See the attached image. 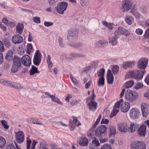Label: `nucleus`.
Segmentation results:
<instances>
[{
    "label": "nucleus",
    "instance_id": "obj_1",
    "mask_svg": "<svg viewBox=\"0 0 149 149\" xmlns=\"http://www.w3.org/2000/svg\"><path fill=\"white\" fill-rule=\"evenodd\" d=\"M143 74V71L137 70L129 72L125 77L126 78H128L130 77H131L136 79H141L142 78Z\"/></svg>",
    "mask_w": 149,
    "mask_h": 149
},
{
    "label": "nucleus",
    "instance_id": "obj_2",
    "mask_svg": "<svg viewBox=\"0 0 149 149\" xmlns=\"http://www.w3.org/2000/svg\"><path fill=\"white\" fill-rule=\"evenodd\" d=\"M125 99L130 102H133L139 98V94L136 92L127 90L125 95Z\"/></svg>",
    "mask_w": 149,
    "mask_h": 149
},
{
    "label": "nucleus",
    "instance_id": "obj_3",
    "mask_svg": "<svg viewBox=\"0 0 149 149\" xmlns=\"http://www.w3.org/2000/svg\"><path fill=\"white\" fill-rule=\"evenodd\" d=\"M78 34V31L76 29L69 30L67 35L68 40L69 42L75 41L77 39Z\"/></svg>",
    "mask_w": 149,
    "mask_h": 149
},
{
    "label": "nucleus",
    "instance_id": "obj_4",
    "mask_svg": "<svg viewBox=\"0 0 149 149\" xmlns=\"http://www.w3.org/2000/svg\"><path fill=\"white\" fill-rule=\"evenodd\" d=\"M68 3L66 2H61L58 3L55 8L56 11L59 14L63 15L66 10Z\"/></svg>",
    "mask_w": 149,
    "mask_h": 149
},
{
    "label": "nucleus",
    "instance_id": "obj_5",
    "mask_svg": "<svg viewBox=\"0 0 149 149\" xmlns=\"http://www.w3.org/2000/svg\"><path fill=\"white\" fill-rule=\"evenodd\" d=\"M86 100L88 102V106L89 109L93 111L96 110L98 103L95 101V99H91L89 97L87 98Z\"/></svg>",
    "mask_w": 149,
    "mask_h": 149
},
{
    "label": "nucleus",
    "instance_id": "obj_6",
    "mask_svg": "<svg viewBox=\"0 0 149 149\" xmlns=\"http://www.w3.org/2000/svg\"><path fill=\"white\" fill-rule=\"evenodd\" d=\"M132 149H146L145 144L142 141H136L132 142L131 144Z\"/></svg>",
    "mask_w": 149,
    "mask_h": 149
},
{
    "label": "nucleus",
    "instance_id": "obj_7",
    "mask_svg": "<svg viewBox=\"0 0 149 149\" xmlns=\"http://www.w3.org/2000/svg\"><path fill=\"white\" fill-rule=\"evenodd\" d=\"M107 130V127L105 126L102 125L98 127L95 132L96 135L99 137H102Z\"/></svg>",
    "mask_w": 149,
    "mask_h": 149
},
{
    "label": "nucleus",
    "instance_id": "obj_8",
    "mask_svg": "<svg viewBox=\"0 0 149 149\" xmlns=\"http://www.w3.org/2000/svg\"><path fill=\"white\" fill-rule=\"evenodd\" d=\"M148 60L146 58H142L139 59L137 64L138 68L141 70L145 69L147 64Z\"/></svg>",
    "mask_w": 149,
    "mask_h": 149
},
{
    "label": "nucleus",
    "instance_id": "obj_9",
    "mask_svg": "<svg viewBox=\"0 0 149 149\" xmlns=\"http://www.w3.org/2000/svg\"><path fill=\"white\" fill-rule=\"evenodd\" d=\"M130 116L131 118L136 119L139 118L140 111L138 109L132 108L130 110Z\"/></svg>",
    "mask_w": 149,
    "mask_h": 149
},
{
    "label": "nucleus",
    "instance_id": "obj_10",
    "mask_svg": "<svg viewBox=\"0 0 149 149\" xmlns=\"http://www.w3.org/2000/svg\"><path fill=\"white\" fill-rule=\"evenodd\" d=\"M21 61L23 65L27 67L30 66L31 63V58L27 55H25L22 57Z\"/></svg>",
    "mask_w": 149,
    "mask_h": 149
},
{
    "label": "nucleus",
    "instance_id": "obj_11",
    "mask_svg": "<svg viewBox=\"0 0 149 149\" xmlns=\"http://www.w3.org/2000/svg\"><path fill=\"white\" fill-rule=\"evenodd\" d=\"M36 52L34 55L33 62L34 65L36 66H38L39 65L41 61L40 58H41V55L39 53V50H37Z\"/></svg>",
    "mask_w": 149,
    "mask_h": 149
},
{
    "label": "nucleus",
    "instance_id": "obj_12",
    "mask_svg": "<svg viewBox=\"0 0 149 149\" xmlns=\"http://www.w3.org/2000/svg\"><path fill=\"white\" fill-rule=\"evenodd\" d=\"M15 138L16 141L18 143L23 142L24 139V136L23 132L21 131L16 133Z\"/></svg>",
    "mask_w": 149,
    "mask_h": 149
},
{
    "label": "nucleus",
    "instance_id": "obj_13",
    "mask_svg": "<svg viewBox=\"0 0 149 149\" xmlns=\"http://www.w3.org/2000/svg\"><path fill=\"white\" fill-rule=\"evenodd\" d=\"M12 40L14 44H19L23 41V38L22 36L18 34H16L13 37Z\"/></svg>",
    "mask_w": 149,
    "mask_h": 149
},
{
    "label": "nucleus",
    "instance_id": "obj_14",
    "mask_svg": "<svg viewBox=\"0 0 149 149\" xmlns=\"http://www.w3.org/2000/svg\"><path fill=\"white\" fill-rule=\"evenodd\" d=\"M132 5L131 2L129 1H126L122 5V10L123 11H127L131 8Z\"/></svg>",
    "mask_w": 149,
    "mask_h": 149
},
{
    "label": "nucleus",
    "instance_id": "obj_15",
    "mask_svg": "<svg viewBox=\"0 0 149 149\" xmlns=\"http://www.w3.org/2000/svg\"><path fill=\"white\" fill-rule=\"evenodd\" d=\"M148 105L143 103L141 105L142 114L143 117H146L148 114Z\"/></svg>",
    "mask_w": 149,
    "mask_h": 149
},
{
    "label": "nucleus",
    "instance_id": "obj_16",
    "mask_svg": "<svg viewBox=\"0 0 149 149\" xmlns=\"http://www.w3.org/2000/svg\"><path fill=\"white\" fill-rule=\"evenodd\" d=\"M120 103L118 102L115 103L112 112L111 113L110 115L111 117H113L116 115L119 110V109L120 107Z\"/></svg>",
    "mask_w": 149,
    "mask_h": 149
},
{
    "label": "nucleus",
    "instance_id": "obj_17",
    "mask_svg": "<svg viewBox=\"0 0 149 149\" xmlns=\"http://www.w3.org/2000/svg\"><path fill=\"white\" fill-rule=\"evenodd\" d=\"M108 42L104 40H99L96 42L94 44L95 47L100 48L104 47L108 45Z\"/></svg>",
    "mask_w": 149,
    "mask_h": 149
},
{
    "label": "nucleus",
    "instance_id": "obj_18",
    "mask_svg": "<svg viewBox=\"0 0 149 149\" xmlns=\"http://www.w3.org/2000/svg\"><path fill=\"white\" fill-rule=\"evenodd\" d=\"M130 107V105L129 103L124 102L121 104L120 109L122 112L125 113L129 111Z\"/></svg>",
    "mask_w": 149,
    "mask_h": 149
},
{
    "label": "nucleus",
    "instance_id": "obj_19",
    "mask_svg": "<svg viewBox=\"0 0 149 149\" xmlns=\"http://www.w3.org/2000/svg\"><path fill=\"white\" fill-rule=\"evenodd\" d=\"M118 127L120 131L126 132L128 131V126L126 123H121L118 125Z\"/></svg>",
    "mask_w": 149,
    "mask_h": 149
},
{
    "label": "nucleus",
    "instance_id": "obj_20",
    "mask_svg": "<svg viewBox=\"0 0 149 149\" xmlns=\"http://www.w3.org/2000/svg\"><path fill=\"white\" fill-rule=\"evenodd\" d=\"M146 128L144 125H142L138 130V134L141 136H145L146 135Z\"/></svg>",
    "mask_w": 149,
    "mask_h": 149
},
{
    "label": "nucleus",
    "instance_id": "obj_21",
    "mask_svg": "<svg viewBox=\"0 0 149 149\" xmlns=\"http://www.w3.org/2000/svg\"><path fill=\"white\" fill-rule=\"evenodd\" d=\"M45 94L48 95L52 99V100L56 102L58 104H62V103L60 100L57 97H56L54 95H51L48 92H46Z\"/></svg>",
    "mask_w": 149,
    "mask_h": 149
},
{
    "label": "nucleus",
    "instance_id": "obj_22",
    "mask_svg": "<svg viewBox=\"0 0 149 149\" xmlns=\"http://www.w3.org/2000/svg\"><path fill=\"white\" fill-rule=\"evenodd\" d=\"M108 82L109 84H112L114 80V78L110 70H108L107 73Z\"/></svg>",
    "mask_w": 149,
    "mask_h": 149
},
{
    "label": "nucleus",
    "instance_id": "obj_23",
    "mask_svg": "<svg viewBox=\"0 0 149 149\" xmlns=\"http://www.w3.org/2000/svg\"><path fill=\"white\" fill-rule=\"evenodd\" d=\"M13 64L21 67V65L20 58L17 56H14L13 59Z\"/></svg>",
    "mask_w": 149,
    "mask_h": 149
},
{
    "label": "nucleus",
    "instance_id": "obj_24",
    "mask_svg": "<svg viewBox=\"0 0 149 149\" xmlns=\"http://www.w3.org/2000/svg\"><path fill=\"white\" fill-rule=\"evenodd\" d=\"M88 139L86 137H81L80 138L79 144L82 146H86L88 145Z\"/></svg>",
    "mask_w": 149,
    "mask_h": 149
},
{
    "label": "nucleus",
    "instance_id": "obj_25",
    "mask_svg": "<svg viewBox=\"0 0 149 149\" xmlns=\"http://www.w3.org/2000/svg\"><path fill=\"white\" fill-rule=\"evenodd\" d=\"M16 28L17 33L20 34H22L24 28V26L22 24L19 23L17 25Z\"/></svg>",
    "mask_w": 149,
    "mask_h": 149
},
{
    "label": "nucleus",
    "instance_id": "obj_26",
    "mask_svg": "<svg viewBox=\"0 0 149 149\" xmlns=\"http://www.w3.org/2000/svg\"><path fill=\"white\" fill-rule=\"evenodd\" d=\"M70 56L73 58H84L86 55L82 53H77L76 52H72L70 54Z\"/></svg>",
    "mask_w": 149,
    "mask_h": 149
},
{
    "label": "nucleus",
    "instance_id": "obj_27",
    "mask_svg": "<svg viewBox=\"0 0 149 149\" xmlns=\"http://www.w3.org/2000/svg\"><path fill=\"white\" fill-rule=\"evenodd\" d=\"M101 117L102 115H100L96 121L95 122L94 124L93 125L92 129H91L90 132V135L91 136H92L93 135L92 132H93V131H94L93 128L96 127V126L100 122V120L101 119Z\"/></svg>",
    "mask_w": 149,
    "mask_h": 149
},
{
    "label": "nucleus",
    "instance_id": "obj_28",
    "mask_svg": "<svg viewBox=\"0 0 149 149\" xmlns=\"http://www.w3.org/2000/svg\"><path fill=\"white\" fill-rule=\"evenodd\" d=\"M74 41L73 42H70L69 45L73 47V48L76 49L79 48L82 46V44L80 42H74Z\"/></svg>",
    "mask_w": 149,
    "mask_h": 149
},
{
    "label": "nucleus",
    "instance_id": "obj_29",
    "mask_svg": "<svg viewBox=\"0 0 149 149\" xmlns=\"http://www.w3.org/2000/svg\"><path fill=\"white\" fill-rule=\"evenodd\" d=\"M116 36H113L112 37H110L109 38V42L111 43L112 45L114 46L116 45L118 43V38Z\"/></svg>",
    "mask_w": 149,
    "mask_h": 149
},
{
    "label": "nucleus",
    "instance_id": "obj_30",
    "mask_svg": "<svg viewBox=\"0 0 149 149\" xmlns=\"http://www.w3.org/2000/svg\"><path fill=\"white\" fill-rule=\"evenodd\" d=\"M139 125L136 124L132 123L130 126L129 131L132 133L135 131L138 128Z\"/></svg>",
    "mask_w": 149,
    "mask_h": 149
},
{
    "label": "nucleus",
    "instance_id": "obj_31",
    "mask_svg": "<svg viewBox=\"0 0 149 149\" xmlns=\"http://www.w3.org/2000/svg\"><path fill=\"white\" fill-rule=\"evenodd\" d=\"M123 28L119 27L114 33V35L115 36H117L120 35H123Z\"/></svg>",
    "mask_w": 149,
    "mask_h": 149
},
{
    "label": "nucleus",
    "instance_id": "obj_32",
    "mask_svg": "<svg viewBox=\"0 0 149 149\" xmlns=\"http://www.w3.org/2000/svg\"><path fill=\"white\" fill-rule=\"evenodd\" d=\"M13 53L12 50L9 51L6 54L5 59L8 61H10L13 59Z\"/></svg>",
    "mask_w": 149,
    "mask_h": 149
},
{
    "label": "nucleus",
    "instance_id": "obj_33",
    "mask_svg": "<svg viewBox=\"0 0 149 149\" xmlns=\"http://www.w3.org/2000/svg\"><path fill=\"white\" fill-rule=\"evenodd\" d=\"M30 74L31 75H34L35 74H38L40 72L38 70V68L33 65L29 71Z\"/></svg>",
    "mask_w": 149,
    "mask_h": 149
},
{
    "label": "nucleus",
    "instance_id": "obj_34",
    "mask_svg": "<svg viewBox=\"0 0 149 149\" xmlns=\"http://www.w3.org/2000/svg\"><path fill=\"white\" fill-rule=\"evenodd\" d=\"M110 131L109 132V136L111 137L114 136L116 133V129L113 126H110Z\"/></svg>",
    "mask_w": 149,
    "mask_h": 149
},
{
    "label": "nucleus",
    "instance_id": "obj_35",
    "mask_svg": "<svg viewBox=\"0 0 149 149\" xmlns=\"http://www.w3.org/2000/svg\"><path fill=\"white\" fill-rule=\"evenodd\" d=\"M105 84V79L104 77H100L98 80V85L99 86L103 87Z\"/></svg>",
    "mask_w": 149,
    "mask_h": 149
},
{
    "label": "nucleus",
    "instance_id": "obj_36",
    "mask_svg": "<svg viewBox=\"0 0 149 149\" xmlns=\"http://www.w3.org/2000/svg\"><path fill=\"white\" fill-rule=\"evenodd\" d=\"M10 85L12 86L17 89H22L23 88V86L20 84L16 83L13 82L11 83Z\"/></svg>",
    "mask_w": 149,
    "mask_h": 149
},
{
    "label": "nucleus",
    "instance_id": "obj_37",
    "mask_svg": "<svg viewBox=\"0 0 149 149\" xmlns=\"http://www.w3.org/2000/svg\"><path fill=\"white\" fill-rule=\"evenodd\" d=\"M102 24L105 26L108 27L109 29H113V24L111 23H108L106 21H103Z\"/></svg>",
    "mask_w": 149,
    "mask_h": 149
},
{
    "label": "nucleus",
    "instance_id": "obj_38",
    "mask_svg": "<svg viewBox=\"0 0 149 149\" xmlns=\"http://www.w3.org/2000/svg\"><path fill=\"white\" fill-rule=\"evenodd\" d=\"M1 126H3L5 129L6 130L9 128V126L7 125L8 122L4 120H2L1 121Z\"/></svg>",
    "mask_w": 149,
    "mask_h": 149
},
{
    "label": "nucleus",
    "instance_id": "obj_39",
    "mask_svg": "<svg viewBox=\"0 0 149 149\" xmlns=\"http://www.w3.org/2000/svg\"><path fill=\"white\" fill-rule=\"evenodd\" d=\"M20 68V67L13 64L11 69V71L12 73H15Z\"/></svg>",
    "mask_w": 149,
    "mask_h": 149
},
{
    "label": "nucleus",
    "instance_id": "obj_40",
    "mask_svg": "<svg viewBox=\"0 0 149 149\" xmlns=\"http://www.w3.org/2000/svg\"><path fill=\"white\" fill-rule=\"evenodd\" d=\"M105 72V70L103 68L101 69L97 72V75L98 77H104Z\"/></svg>",
    "mask_w": 149,
    "mask_h": 149
},
{
    "label": "nucleus",
    "instance_id": "obj_41",
    "mask_svg": "<svg viewBox=\"0 0 149 149\" xmlns=\"http://www.w3.org/2000/svg\"><path fill=\"white\" fill-rule=\"evenodd\" d=\"M6 144V141L4 139L0 136V148H1L4 146Z\"/></svg>",
    "mask_w": 149,
    "mask_h": 149
},
{
    "label": "nucleus",
    "instance_id": "obj_42",
    "mask_svg": "<svg viewBox=\"0 0 149 149\" xmlns=\"http://www.w3.org/2000/svg\"><path fill=\"white\" fill-rule=\"evenodd\" d=\"M0 83L2 85L6 86H8L10 85L11 83L10 81H8L6 80L3 79L0 80Z\"/></svg>",
    "mask_w": 149,
    "mask_h": 149
},
{
    "label": "nucleus",
    "instance_id": "obj_43",
    "mask_svg": "<svg viewBox=\"0 0 149 149\" xmlns=\"http://www.w3.org/2000/svg\"><path fill=\"white\" fill-rule=\"evenodd\" d=\"M140 10L142 13H145L147 12L148 10L146 6H141L140 7Z\"/></svg>",
    "mask_w": 149,
    "mask_h": 149
},
{
    "label": "nucleus",
    "instance_id": "obj_44",
    "mask_svg": "<svg viewBox=\"0 0 149 149\" xmlns=\"http://www.w3.org/2000/svg\"><path fill=\"white\" fill-rule=\"evenodd\" d=\"M100 149H112L110 145L108 143L104 144L101 147Z\"/></svg>",
    "mask_w": 149,
    "mask_h": 149
},
{
    "label": "nucleus",
    "instance_id": "obj_45",
    "mask_svg": "<svg viewBox=\"0 0 149 149\" xmlns=\"http://www.w3.org/2000/svg\"><path fill=\"white\" fill-rule=\"evenodd\" d=\"M72 118L73 119V123L77 126H79L81 125V124L80 122L77 119L76 117L73 116Z\"/></svg>",
    "mask_w": 149,
    "mask_h": 149
},
{
    "label": "nucleus",
    "instance_id": "obj_46",
    "mask_svg": "<svg viewBox=\"0 0 149 149\" xmlns=\"http://www.w3.org/2000/svg\"><path fill=\"white\" fill-rule=\"evenodd\" d=\"M119 68L118 66H114L112 69V71L114 74H117L118 72Z\"/></svg>",
    "mask_w": 149,
    "mask_h": 149
},
{
    "label": "nucleus",
    "instance_id": "obj_47",
    "mask_svg": "<svg viewBox=\"0 0 149 149\" xmlns=\"http://www.w3.org/2000/svg\"><path fill=\"white\" fill-rule=\"evenodd\" d=\"M134 83V82L131 81H128L126 82L125 87L127 88H130L132 87Z\"/></svg>",
    "mask_w": 149,
    "mask_h": 149
},
{
    "label": "nucleus",
    "instance_id": "obj_48",
    "mask_svg": "<svg viewBox=\"0 0 149 149\" xmlns=\"http://www.w3.org/2000/svg\"><path fill=\"white\" fill-rule=\"evenodd\" d=\"M30 122L33 124H37L40 125H42V124L41 123H39L38 122V119L37 118H33L31 119L30 120Z\"/></svg>",
    "mask_w": 149,
    "mask_h": 149
},
{
    "label": "nucleus",
    "instance_id": "obj_49",
    "mask_svg": "<svg viewBox=\"0 0 149 149\" xmlns=\"http://www.w3.org/2000/svg\"><path fill=\"white\" fill-rule=\"evenodd\" d=\"M100 143H99V141L96 139H94L91 145H93L97 147L100 146Z\"/></svg>",
    "mask_w": 149,
    "mask_h": 149
},
{
    "label": "nucleus",
    "instance_id": "obj_50",
    "mask_svg": "<svg viewBox=\"0 0 149 149\" xmlns=\"http://www.w3.org/2000/svg\"><path fill=\"white\" fill-rule=\"evenodd\" d=\"M40 147L41 149H48L46 147L47 144L45 142H42L40 143Z\"/></svg>",
    "mask_w": 149,
    "mask_h": 149
},
{
    "label": "nucleus",
    "instance_id": "obj_51",
    "mask_svg": "<svg viewBox=\"0 0 149 149\" xmlns=\"http://www.w3.org/2000/svg\"><path fill=\"white\" fill-rule=\"evenodd\" d=\"M34 22L37 23H39L40 22V18L39 17H33Z\"/></svg>",
    "mask_w": 149,
    "mask_h": 149
},
{
    "label": "nucleus",
    "instance_id": "obj_52",
    "mask_svg": "<svg viewBox=\"0 0 149 149\" xmlns=\"http://www.w3.org/2000/svg\"><path fill=\"white\" fill-rule=\"evenodd\" d=\"M132 14L135 16L136 18H138L140 15V13L137 12L136 10H134V9H132Z\"/></svg>",
    "mask_w": 149,
    "mask_h": 149
},
{
    "label": "nucleus",
    "instance_id": "obj_53",
    "mask_svg": "<svg viewBox=\"0 0 149 149\" xmlns=\"http://www.w3.org/2000/svg\"><path fill=\"white\" fill-rule=\"evenodd\" d=\"M58 42L60 47H64V45L63 44V40L61 37L59 38Z\"/></svg>",
    "mask_w": 149,
    "mask_h": 149
},
{
    "label": "nucleus",
    "instance_id": "obj_54",
    "mask_svg": "<svg viewBox=\"0 0 149 149\" xmlns=\"http://www.w3.org/2000/svg\"><path fill=\"white\" fill-rule=\"evenodd\" d=\"M6 149H16L13 144H10L7 145Z\"/></svg>",
    "mask_w": 149,
    "mask_h": 149
},
{
    "label": "nucleus",
    "instance_id": "obj_55",
    "mask_svg": "<svg viewBox=\"0 0 149 149\" xmlns=\"http://www.w3.org/2000/svg\"><path fill=\"white\" fill-rule=\"evenodd\" d=\"M70 77L74 84L77 85L78 84L77 80L75 78L73 77L72 74H70Z\"/></svg>",
    "mask_w": 149,
    "mask_h": 149
},
{
    "label": "nucleus",
    "instance_id": "obj_56",
    "mask_svg": "<svg viewBox=\"0 0 149 149\" xmlns=\"http://www.w3.org/2000/svg\"><path fill=\"white\" fill-rule=\"evenodd\" d=\"M125 21L129 25H130L132 24L131 20L130 19V17L128 16H127L125 17Z\"/></svg>",
    "mask_w": 149,
    "mask_h": 149
},
{
    "label": "nucleus",
    "instance_id": "obj_57",
    "mask_svg": "<svg viewBox=\"0 0 149 149\" xmlns=\"http://www.w3.org/2000/svg\"><path fill=\"white\" fill-rule=\"evenodd\" d=\"M143 32V31L142 29H137L136 31V33L138 35H141Z\"/></svg>",
    "mask_w": 149,
    "mask_h": 149
},
{
    "label": "nucleus",
    "instance_id": "obj_58",
    "mask_svg": "<svg viewBox=\"0 0 149 149\" xmlns=\"http://www.w3.org/2000/svg\"><path fill=\"white\" fill-rule=\"evenodd\" d=\"M123 35H124L125 36H128L130 35V32L127 30L123 29Z\"/></svg>",
    "mask_w": 149,
    "mask_h": 149
},
{
    "label": "nucleus",
    "instance_id": "obj_59",
    "mask_svg": "<svg viewBox=\"0 0 149 149\" xmlns=\"http://www.w3.org/2000/svg\"><path fill=\"white\" fill-rule=\"evenodd\" d=\"M80 4L82 6L84 7L87 5V2L86 0H81Z\"/></svg>",
    "mask_w": 149,
    "mask_h": 149
},
{
    "label": "nucleus",
    "instance_id": "obj_60",
    "mask_svg": "<svg viewBox=\"0 0 149 149\" xmlns=\"http://www.w3.org/2000/svg\"><path fill=\"white\" fill-rule=\"evenodd\" d=\"M143 84L141 83H138L137 84L135 88L136 89H138L143 87Z\"/></svg>",
    "mask_w": 149,
    "mask_h": 149
},
{
    "label": "nucleus",
    "instance_id": "obj_61",
    "mask_svg": "<svg viewBox=\"0 0 149 149\" xmlns=\"http://www.w3.org/2000/svg\"><path fill=\"white\" fill-rule=\"evenodd\" d=\"M144 37L146 38H149V28L146 30L144 35Z\"/></svg>",
    "mask_w": 149,
    "mask_h": 149
},
{
    "label": "nucleus",
    "instance_id": "obj_62",
    "mask_svg": "<svg viewBox=\"0 0 149 149\" xmlns=\"http://www.w3.org/2000/svg\"><path fill=\"white\" fill-rule=\"evenodd\" d=\"M31 141L30 139H28L27 140V149H29Z\"/></svg>",
    "mask_w": 149,
    "mask_h": 149
},
{
    "label": "nucleus",
    "instance_id": "obj_63",
    "mask_svg": "<svg viewBox=\"0 0 149 149\" xmlns=\"http://www.w3.org/2000/svg\"><path fill=\"white\" fill-rule=\"evenodd\" d=\"M53 24V23L51 22H45L44 23L45 25L47 27H49L50 26H52Z\"/></svg>",
    "mask_w": 149,
    "mask_h": 149
},
{
    "label": "nucleus",
    "instance_id": "obj_64",
    "mask_svg": "<svg viewBox=\"0 0 149 149\" xmlns=\"http://www.w3.org/2000/svg\"><path fill=\"white\" fill-rule=\"evenodd\" d=\"M109 122V120L108 119H103L101 122V124H108V123Z\"/></svg>",
    "mask_w": 149,
    "mask_h": 149
}]
</instances>
